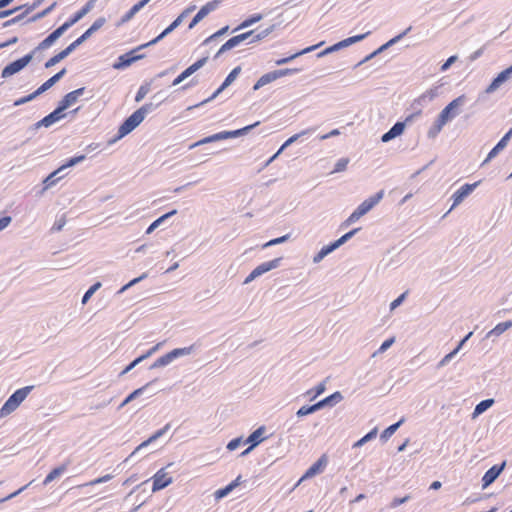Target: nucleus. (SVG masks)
Returning a JSON list of instances; mask_svg holds the SVG:
<instances>
[{
    "label": "nucleus",
    "mask_w": 512,
    "mask_h": 512,
    "mask_svg": "<svg viewBox=\"0 0 512 512\" xmlns=\"http://www.w3.org/2000/svg\"><path fill=\"white\" fill-rule=\"evenodd\" d=\"M466 101L465 95H460L453 99L448 105H446L439 113L433 126L429 129V137H436L443 129V127L453 120L460 113V108Z\"/></svg>",
    "instance_id": "f257e3e1"
},
{
    "label": "nucleus",
    "mask_w": 512,
    "mask_h": 512,
    "mask_svg": "<svg viewBox=\"0 0 512 512\" xmlns=\"http://www.w3.org/2000/svg\"><path fill=\"white\" fill-rule=\"evenodd\" d=\"M152 109V104H145L138 110H136L132 115H130L119 127L117 136L110 141V143H114L117 140L125 137L130 132H132L140 123L144 120L145 116Z\"/></svg>",
    "instance_id": "f03ea898"
},
{
    "label": "nucleus",
    "mask_w": 512,
    "mask_h": 512,
    "mask_svg": "<svg viewBox=\"0 0 512 512\" xmlns=\"http://www.w3.org/2000/svg\"><path fill=\"white\" fill-rule=\"evenodd\" d=\"M274 29H275V26L271 25L268 28L262 30L261 32H259L257 34H255V32L253 30H251V31L236 35V36L230 38L227 42H225L221 46V48L218 51V54L232 49L233 47L239 45L241 42H243L244 40H246L248 38H251L250 43H255V42L261 41L264 38H266L268 35H270L274 31Z\"/></svg>",
    "instance_id": "7ed1b4c3"
},
{
    "label": "nucleus",
    "mask_w": 512,
    "mask_h": 512,
    "mask_svg": "<svg viewBox=\"0 0 512 512\" xmlns=\"http://www.w3.org/2000/svg\"><path fill=\"white\" fill-rule=\"evenodd\" d=\"M32 389L33 386H26L16 390L1 407L0 417H6L15 411L18 406L26 399Z\"/></svg>",
    "instance_id": "20e7f679"
},
{
    "label": "nucleus",
    "mask_w": 512,
    "mask_h": 512,
    "mask_svg": "<svg viewBox=\"0 0 512 512\" xmlns=\"http://www.w3.org/2000/svg\"><path fill=\"white\" fill-rule=\"evenodd\" d=\"M258 124H259V122H256V123H254L252 125H248V126L242 128V129H238V130H235V131H222V132L213 134L211 136H208V137H205V138L201 139L200 141L195 143V146L206 144V143H211V142H215V141H219V140H225V139H229V138H234V137L243 135L244 133L248 132L253 127L257 126Z\"/></svg>",
    "instance_id": "39448f33"
},
{
    "label": "nucleus",
    "mask_w": 512,
    "mask_h": 512,
    "mask_svg": "<svg viewBox=\"0 0 512 512\" xmlns=\"http://www.w3.org/2000/svg\"><path fill=\"white\" fill-rule=\"evenodd\" d=\"M33 54H34V52H31V53L23 56L22 58L17 59L15 61H13L12 63L8 64L2 70L1 77L2 78H9L12 75H14V74L18 73L19 71H21L23 68H25L30 63V61L33 58Z\"/></svg>",
    "instance_id": "423d86ee"
},
{
    "label": "nucleus",
    "mask_w": 512,
    "mask_h": 512,
    "mask_svg": "<svg viewBox=\"0 0 512 512\" xmlns=\"http://www.w3.org/2000/svg\"><path fill=\"white\" fill-rule=\"evenodd\" d=\"M86 39L81 35L75 41H73L70 45H68L64 50L59 52L58 54L51 57L46 63L45 68H50L63 59H65L68 55H70L78 46H80Z\"/></svg>",
    "instance_id": "0eeeda50"
},
{
    "label": "nucleus",
    "mask_w": 512,
    "mask_h": 512,
    "mask_svg": "<svg viewBox=\"0 0 512 512\" xmlns=\"http://www.w3.org/2000/svg\"><path fill=\"white\" fill-rule=\"evenodd\" d=\"M359 229L360 228H355V229L351 230L350 232L344 234L342 237H340L335 242H333V243H331V244H329L327 246L322 247L321 250L318 252V254L314 257V261L315 262L321 261L326 255H328L333 250H335L340 245H342L347 240H349L357 231H359Z\"/></svg>",
    "instance_id": "6e6552de"
},
{
    "label": "nucleus",
    "mask_w": 512,
    "mask_h": 512,
    "mask_svg": "<svg viewBox=\"0 0 512 512\" xmlns=\"http://www.w3.org/2000/svg\"><path fill=\"white\" fill-rule=\"evenodd\" d=\"M296 71H297V69H282V70H275V71L266 73L258 79V81L255 83L253 89L258 90L259 88L277 80L278 78L284 77V76L289 75Z\"/></svg>",
    "instance_id": "1a4fd4ad"
},
{
    "label": "nucleus",
    "mask_w": 512,
    "mask_h": 512,
    "mask_svg": "<svg viewBox=\"0 0 512 512\" xmlns=\"http://www.w3.org/2000/svg\"><path fill=\"white\" fill-rule=\"evenodd\" d=\"M479 182H475L473 184H464L452 195L453 204L450 208V211L458 206L468 195L472 193V191L478 186Z\"/></svg>",
    "instance_id": "9d476101"
},
{
    "label": "nucleus",
    "mask_w": 512,
    "mask_h": 512,
    "mask_svg": "<svg viewBox=\"0 0 512 512\" xmlns=\"http://www.w3.org/2000/svg\"><path fill=\"white\" fill-rule=\"evenodd\" d=\"M504 467L505 462H503L501 465H494L488 469L482 477V488L485 489L490 484H492L503 471Z\"/></svg>",
    "instance_id": "9b49d317"
},
{
    "label": "nucleus",
    "mask_w": 512,
    "mask_h": 512,
    "mask_svg": "<svg viewBox=\"0 0 512 512\" xmlns=\"http://www.w3.org/2000/svg\"><path fill=\"white\" fill-rule=\"evenodd\" d=\"M369 34H370V32H366L364 34L348 37V38L340 41L339 43H337V44H335V45H333L331 47H328L323 52H321L319 55L322 56V55L328 54L330 52H333V51H335L338 48L347 47V46H349L351 44L359 42V41L363 40Z\"/></svg>",
    "instance_id": "f8f14e48"
},
{
    "label": "nucleus",
    "mask_w": 512,
    "mask_h": 512,
    "mask_svg": "<svg viewBox=\"0 0 512 512\" xmlns=\"http://www.w3.org/2000/svg\"><path fill=\"white\" fill-rule=\"evenodd\" d=\"M218 1H211L201 7V9L194 16L192 21L190 22L188 28L192 29L199 21H201L205 16H207L211 11L215 10L218 6Z\"/></svg>",
    "instance_id": "ddd939ff"
},
{
    "label": "nucleus",
    "mask_w": 512,
    "mask_h": 512,
    "mask_svg": "<svg viewBox=\"0 0 512 512\" xmlns=\"http://www.w3.org/2000/svg\"><path fill=\"white\" fill-rule=\"evenodd\" d=\"M69 28L64 23L49 34L43 41L40 42L37 49L43 50L50 47L66 30Z\"/></svg>",
    "instance_id": "4468645a"
},
{
    "label": "nucleus",
    "mask_w": 512,
    "mask_h": 512,
    "mask_svg": "<svg viewBox=\"0 0 512 512\" xmlns=\"http://www.w3.org/2000/svg\"><path fill=\"white\" fill-rule=\"evenodd\" d=\"M140 58V55H135V51H130L128 53L120 55L117 61L113 64V68L117 70L124 69Z\"/></svg>",
    "instance_id": "2eb2a0df"
},
{
    "label": "nucleus",
    "mask_w": 512,
    "mask_h": 512,
    "mask_svg": "<svg viewBox=\"0 0 512 512\" xmlns=\"http://www.w3.org/2000/svg\"><path fill=\"white\" fill-rule=\"evenodd\" d=\"M96 0H89L78 12H76L68 21L64 24L67 25L68 28L73 26L79 20H81L86 14H88L95 6Z\"/></svg>",
    "instance_id": "dca6fc26"
},
{
    "label": "nucleus",
    "mask_w": 512,
    "mask_h": 512,
    "mask_svg": "<svg viewBox=\"0 0 512 512\" xmlns=\"http://www.w3.org/2000/svg\"><path fill=\"white\" fill-rule=\"evenodd\" d=\"M278 259H275V260H272V261H269V262H266V263H262L261 265H259L258 267H256L251 273L250 275L245 279L244 283H248L249 281L253 280L254 278H256L257 276L265 273V272H268L270 271L271 269L277 267L278 265Z\"/></svg>",
    "instance_id": "f3484780"
},
{
    "label": "nucleus",
    "mask_w": 512,
    "mask_h": 512,
    "mask_svg": "<svg viewBox=\"0 0 512 512\" xmlns=\"http://www.w3.org/2000/svg\"><path fill=\"white\" fill-rule=\"evenodd\" d=\"M383 197V191L378 192L374 196L370 197L369 199L363 201L358 207L357 211L364 216L366 213H368Z\"/></svg>",
    "instance_id": "a211bd4d"
},
{
    "label": "nucleus",
    "mask_w": 512,
    "mask_h": 512,
    "mask_svg": "<svg viewBox=\"0 0 512 512\" xmlns=\"http://www.w3.org/2000/svg\"><path fill=\"white\" fill-rule=\"evenodd\" d=\"M206 60L207 58H202L196 61L194 64L185 69L177 78H175L172 84L178 85L179 83H181L184 79H186L194 72H196L199 68H201L206 63Z\"/></svg>",
    "instance_id": "6ab92c4d"
},
{
    "label": "nucleus",
    "mask_w": 512,
    "mask_h": 512,
    "mask_svg": "<svg viewBox=\"0 0 512 512\" xmlns=\"http://www.w3.org/2000/svg\"><path fill=\"white\" fill-rule=\"evenodd\" d=\"M512 74V65L500 72L497 77L491 82V84L487 87L486 92L492 93L494 92L501 84L507 81Z\"/></svg>",
    "instance_id": "aec40b11"
},
{
    "label": "nucleus",
    "mask_w": 512,
    "mask_h": 512,
    "mask_svg": "<svg viewBox=\"0 0 512 512\" xmlns=\"http://www.w3.org/2000/svg\"><path fill=\"white\" fill-rule=\"evenodd\" d=\"M84 91H85L84 87L78 88L74 91H71V92L67 93L59 103L65 109H67V108L71 107L72 105H74L78 101L79 97H81L84 94Z\"/></svg>",
    "instance_id": "412c9836"
},
{
    "label": "nucleus",
    "mask_w": 512,
    "mask_h": 512,
    "mask_svg": "<svg viewBox=\"0 0 512 512\" xmlns=\"http://www.w3.org/2000/svg\"><path fill=\"white\" fill-rule=\"evenodd\" d=\"M511 136H512V128L502 137V139L496 144V146L489 152L484 163H486L489 160H491L492 158H494L499 153V151L504 149L506 147L508 141L510 140Z\"/></svg>",
    "instance_id": "4be33fe9"
},
{
    "label": "nucleus",
    "mask_w": 512,
    "mask_h": 512,
    "mask_svg": "<svg viewBox=\"0 0 512 512\" xmlns=\"http://www.w3.org/2000/svg\"><path fill=\"white\" fill-rule=\"evenodd\" d=\"M191 351H192V347L174 349L173 351L162 356V365H166V364L172 362L177 357L188 355L191 353Z\"/></svg>",
    "instance_id": "5701e85b"
},
{
    "label": "nucleus",
    "mask_w": 512,
    "mask_h": 512,
    "mask_svg": "<svg viewBox=\"0 0 512 512\" xmlns=\"http://www.w3.org/2000/svg\"><path fill=\"white\" fill-rule=\"evenodd\" d=\"M327 460L325 456H322L317 462H315L302 476L299 482H301L304 479L311 478L314 475L320 473L323 468L326 466Z\"/></svg>",
    "instance_id": "b1692460"
},
{
    "label": "nucleus",
    "mask_w": 512,
    "mask_h": 512,
    "mask_svg": "<svg viewBox=\"0 0 512 512\" xmlns=\"http://www.w3.org/2000/svg\"><path fill=\"white\" fill-rule=\"evenodd\" d=\"M150 0H141L135 5H133L129 11H127L120 19L118 25H122L128 21H130L134 15L140 11Z\"/></svg>",
    "instance_id": "393cba45"
},
{
    "label": "nucleus",
    "mask_w": 512,
    "mask_h": 512,
    "mask_svg": "<svg viewBox=\"0 0 512 512\" xmlns=\"http://www.w3.org/2000/svg\"><path fill=\"white\" fill-rule=\"evenodd\" d=\"M404 129L405 124L403 122H397L392 126V128L388 132L383 134L381 140L383 142H388L393 138L400 136L403 133Z\"/></svg>",
    "instance_id": "a878e982"
},
{
    "label": "nucleus",
    "mask_w": 512,
    "mask_h": 512,
    "mask_svg": "<svg viewBox=\"0 0 512 512\" xmlns=\"http://www.w3.org/2000/svg\"><path fill=\"white\" fill-rule=\"evenodd\" d=\"M330 399H331V397H326L325 399L319 401L318 403H316L314 405L302 406L297 411L296 414H297L298 417H302V416L308 415L310 413H313V412L319 410L320 408H322L325 404H327L330 401Z\"/></svg>",
    "instance_id": "bb28decb"
},
{
    "label": "nucleus",
    "mask_w": 512,
    "mask_h": 512,
    "mask_svg": "<svg viewBox=\"0 0 512 512\" xmlns=\"http://www.w3.org/2000/svg\"><path fill=\"white\" fill-rule=\"evenodd\" d=\"M66 74V69L63 68L58 73H56L54 76L49 78L47 81H45L38 89L37 92L39 95L50 89L56 82H58L64 75Z\"/></svg>",
    "instance_id": "cd10ccee"
},
{
    "label": "nucleus",
    "mask_w": 512,
    "mask_h": 512,
    "mask_svg": "<svg viewBox=\"0 0 512 512\" xmlns=\"http://www.w3.org/2000/svg\"><path fill=\"white\" fill-rule=\"evenodd\" d=\"M240 72V67L234 68L226 77L222 85L214 92V94L210 97V99L215 98L217 95H219L227 86H229L237 77V75Z\"/></svg>",
    "instance_id": "c85d7f7f"
},
{
    "label": "nucleus",
    "mask_w": 512,
    "mask_h": 512,
    "mask_svg": "<svg viewBox=\"0 0 512 512\" xmlns=\"http://www.w3.org/2000/svg\"><path fill=\"white\" fill-rule=\"evenodd\" d=\"M512 327V320H508L505 322H501L497 324L491 331L488 332L489 336H500L502 333H504L506 330Z\"/></svg>",
    "instance_id": "c756f323"
},
{
    "label": "nucleus",
    "mask_w": 512,
    "mask_h": 512,
    "mask_svg": "<svg viewBox=\"0 0 512 512\" xmlns=\"http://www.w3.org/2000/svg\"><path fill=\"white\" fill-rule=\"evenodd\" d=\"M106 23V19L104 17H99L94 21V23L88 28L82 35L87 40L93 33L98 31L103 25Z\"/></svg>",
    "instance_id": "7c9ffc66"
},
{
    "label": "nucleus",
    "mask_w": 512,
    "mask_h": 512,
    "mask_svg": "<svg viewBox=\"0 0 512 512\" xmlns=\"http://www.w3.org/2000/svg\"><path fill=\"white\" fill-rule=\"evenodd\" d=\"M67 470V464H62L56 468H54L50 473L45 477L43 484L47 485L50 482H52L55 478L60 476L62 473H64Z\"/></svg>",
    "instance_id": "2f4dec72"
},
{
    "label": "nucleus",
    "mask_w": 512,
    "mask_h": 512,
    "mask_svg": "<svg viewBox=\"0 0 512 512\" xmlns=\"http://www.w3.org/2000/svg\"><path fill=\"white\" fill-rule=\"evenodd\" d=\"M493 403V399H486L478 403L473 411V418H476L477 416L485 412L488 408H490L493 405Z\"/></svg>",
    "instance_id": "473e14b6"
},
{
    "label": "nucleus",
    "mask_w": 512,
    "mask_h": 512,
    "mask_svg": "<svg viewBox=\"0 0 512 512\" xmlns=\"http://www.w3.org/2000/svg\"><path fill=\"white\" fill-rule=\"evenodd\" d=\"M262 428L255 430L247 439V442L251 444V446L246 449L242 455L247 454L253 447H255L261 441Z\"/></svg>",
    "instance_id": "72a5a7b5"
},
{
    "label": "nucleus",
    "mask_w": 512,
    "mask_h": 512,
    "mask_svg": "<svg viewBox=\"0 0 512 512\" xmlns=\"http://www.w3.org/2000/svg\"><path fill=\"white\" fill-rule=\"evenodd\" d=\"M472 335V332L468 333L461 341L460 343L458 344V346L452 351L450 352L449 354H447L441 361H440V365L443 366L445 365L448 361H450L457 353L458 351L461 349V347L463 346V344L471 337Z\"/></svg>",
    "instance_id": "f704fd0d"
},
{
    "label": "nucleus",
    "mask_w": 512,
    "mask_h": 512,
    "mask_svg": "<svg viewBox=\"0 0 512 512\" xmlns=\"http://www.w3.org/2000/svg\"><path fill=\"white\" fill-rule=\"evenodd\" d=\"M62 172L61 168L59 167L57 170H55L54 172H52L50 175H48L44 181H43V184H44V190L50 188L51 186H53L59 179H61L63 176H58V174H60Z\"/></svg>",
    "instance_id": "c9c22d12"
},
{
    "label": "nucleus",
    "mask_w": 512,
    "mask_h": 512,
    "mask_svg": "<svg viewBox=\"0 0 512 512\" xmlns=\"http://www.w3.org/2000/svg\"><path fill=\"white\" fill-rule=\"evenodd\" d=\"M404 422V419H401L400 421H398L397 423L395 424H392L390 425L389 427H387L381 434V439L383 440H387L389 439L395 432L396 430L399 428V426Z\"/></svg>",
    "instance_id": "e433bc0d"
},
{
    "label": "nucleus",
    "mask_w": 512,
    "mask_h": 512,
    "mask_svg": "<svg viewBox=\"0 0 512 512\" xmlns=\"http://www.w3.org/2000/svg\"><path fill=\"white\" fill-rule=\"evenodd\" d=\"M54 123H56L55 119L51 116V114H48L47 116H45L43 119H41L40 121L36 122L34 125H33V129L36 130V129H39L40 127H50L51 125H53Z\"/></svg>",
    "instance_id": "4c0bfd02"
},
{
    "label": "nucleus",
    "mask_w": 512,
    "mask_h": 512,
    "mask_svg": "<svg viewBox=\"0 0 512 512\" xmlns=\"http://www.w3.org/2000/svg\"><path fill=\"white\" fill-rule=\"evenodd\" d=\"M261 19H262L261 14H254V15L250 16L249 18L245 19L235 30L247 28V27L253 25L254 23H257Z\"/></svg>",
    "instance_id": "58836bf2"
},
{
    "label": "nucleus",
    "mask_w": 512,
    "mask_h": 512,
    "mask_svg": "<svg viewBox=\"0 0 512 512\" xmlns=\"http://www.w3.org/2000/svg\"><path fill=\"white\" fill-rule=\"evenodd\" d=\"M189 12H190V10H186V11H184L183 13H181V14L177 17V19H176V20H174V22H173L169 27H167L166 29H164V30L162 31V38H163L165 35H167L168 33H170V32H171V31H172L176 26H178V25L182 22L183 18H185Z\"/></svg>",
    "instance_id": "ea45409f"
},
{
    "label": "nucleus",
    "mask_w": 512,
    "mask_h": 512,
    "mask_svg": "<svg viewBox=\"0 0 512 512\" xmlns=\"http://www.w3.org/2000/svg\"><path fill=\"white\" fill-rule=\"evenodd\" d=\"M406 32H404L403 34H400L396 37H394L393 39H391L390 41H388L386 44L382 45L378 50L374 51L372 54H370L366 60L372 58L373 56H375L376 54H378L379 52L383 51L384 49H386L387 47H389L390 45L396 43L398 40H400L402 38L403 35H405Z\"/></svg>",
    "instance_id": "a19ab883"
},
{
    "label": "nucleus",
    "mask_w": 512,
    "mask_h": 512,
    "mask_svg": "<svg viewBox=\"0 0 512 512\" xmlns=\"http://www.w3.org/2000/svg\"><path fill=\"white\" fill-rule=\"evenodd\" d=\"M322 43L320 44H317V45H313V46H310V47H307L305 48L304 50H302L301 52L299 53H296L295 55L289 57V58H284V59H280V60H277L276 61V64L277 65H281V64H284L286 63L287 61H289L290 59H293L294 57L298 56V55H301V54H305V53H308V52H311L313 50H315L317 47H319Z\"/></svg>",
    "instance_id": "79ce46f5"
},
{
    "label": "nucleus",
    "mask_w": 512,
    "mask_h": 512,
    "mask_svg": "<svg viewBox=\"0 0 512 512\" xmlns=\"http://www.w3.org/2000/svg\"><path fill=\"white\" fill-rule=\"evenodd\" d=\"M85 158H86L85 155H79V156L72 157L64 165H62L60 168L63 171L64 169H66L68 167H72V166H74L76 164L81 163L82 161L85 160Z\"/></svg>",
    "instance_id": "37998d69"
},
{
    "label": "nucleus",
    "mask_w": 512,
    "mask_h": 512,
    "mask_svg": "<svg viewBox=\"0 0 512 512\" xmlns=\"http://www.w3.org/2000/svg\"><path fill=\"white\" fill-rule=\"evenodd\" d=\"M37 96H39V93L37 92V90H35L33 93L27 95V96H24V97H21L19 99H17L13 105L14 106H20V105H23L25 103H28L32 100H34Z\"/></svg>",
    "instance_id": "c03bdc74"
},
{
    "label": "nucleus",
    "mask_w": 512,
    "mask_h": 512,
    "mask_svg": "<svg viewBox=\"0 0 512 512\" xmlns=\"http://www.w3.org/2000/svg\"><path fill=\"white\" fill-rule=\"evenodd\" d=\"M149 91H150V87L148 84L141 85L136 93L135 101L136 102L142 101L144 99V97L149 93Z\"/></svg>",
    "instance_id": "a18cd8bd"
},
{
    "label": "nucleus",
    "mask_w": 512,
    "mask_h": 512,
    "mask_svg": "<svg viewBox=\"0 0 512 512\" xmlns=\"http://www.w3.org/2000/svg\"><path fill=\"white\" fill-rule=\"evenodd\" d=\"M66 224V216L63 214L59 218H57L51 228L52 232H59L63 229Z\"/></svg>",
    "instance_id": "49530a36"
},
{
    "label": "nucleus",
    "mask_w": 512,
    "mask_h": 512,
    "mask_svg": "<svg viewBox=\"0 0 512 512\" xmlns=\"http://www.w3.org/2000/svg\"><path fill=\"white\" fill-rule=\"evenodd\" d=\"M65 110L66 109L59 103L58 107L54 111H52L50 114L55 119V121L58 122L59 120H61L62 118L65 117V114H64Z\"/></svg>",
    "instance_id": "de8ad7c7"
},
{
    "label": "nucleus",
    "mask_w": 512,
    "mask_h": 512,
    "mask_svg": "<svg viewBox=\"0 0 512 512\" xmlns=\"http://www.w3.org/2000/svg\"><path fill=\"white\" fill-rule=\"evenodd\" d=\"M306 132H302L300 134H295L293 136H291L283 145L282 147L278 150V152L270 159V161H272L273 159H275L278 154L285 148L287 147L288 145H290L291 143L295 142L301 135L305 134Z\"/></svg>",
    "instance_id": "09e8293b"
},
{
    "label": "nucleus",
    "mask_w": 512,
    "mask_h": 512,
    "mask_svg": "<svg viewBox=\"0 0 512 512\" xmlns=\"http://www.w3.org/2000/svg\"><path fill=\"white\" fill-rule=\"evenodd\" d=\"M349 160L347 158H341L335 164L333 172H342L346 170Z\"/></svg>",
    "instance_id": "8fccbe9b"
},
{
    "label": "nucleus",
    "mask_w": 512,
    "mask_h": 512,
    "mask_svg": "<svg viewBox=\"0 0 512 512\" xmlns=\"http://www.w3.org/2000/svg\"><path fill=\"white\" fill-rule=\"evenodd\" d=\"M376 434H377V429L374 428L372 431H370L364 437H362L359 441H357L355 446L363 445L365 442H367V441L371 440L372 438H374L376 436Z\"/></svg>",
    "instance_id": "3c124183"
},
{
    "label": "nucleus",
    "mask_w": 512,
    "mask_h": 512,
    "mask_svg": "<svg viewBox=\"0 0 512 512\" xmlns=\"http://www.w3.org/2000/svg\"><path fill=\"white\" fill-rule=\"evenodd\" d=\"M362 217V215L357 211L355 210L346 220L345 222L343 223V226H349L350 224L358 221L360 218Z\"/></svg>",
    "instance_id": "603ef678"
},
{
    "label": "nucleus",
    "mask_w": 512,
    "mask_h": 512,
    "mask_svg": "<svg viewBox=\"0 0 512 512\" xmlns=\"http://www.w3.org/2000/svg\"><path fill=\"white\" fill-rule=\"evenodd\" d=\"M394 341H395L394 337H391V338L385 340L382 343V345L380 346V348L378 349V351L373 354V356H376V354H378V353L385 352L394 343Z\"/></svg>",
    "instance_id": "864d4df0"
},
{
    "label": "nucleus",
    "mask_w": 512,
    "mask_h": 512,
    "mask_svg": "<svg viewBox=\"0 0 512 512\" xmlns=\"http://www.w3.org/2000/svg\"><path fill=\"white\" fill-rule=\"evenodd\" d=\"M57 3L56 2H53L49 7H47L45 10H43L42 12H40L39 14H37L35 17L32 18V20H36V19H40L42 17H45L46 15H48L50 12H52L54 10V8L56 7Z\"/></svg>",
    "instance_id": "5fc2aeb1"
},
{
    "label": "nucleus",
    "mask_w": 512,
    "mask_h": 512,
    "mask_svg": "<svg viewBox=\"0 0 512 512\" xmlns=\"http://www.w3.org/2000/svg\"><path fill=\"white\" fill-rule=\"evenodd\" d=\"M231 491H232V486H229V484H228L226 487L217 490L215 492V496L217 498H223L226 495H228Z\"/></svg>",
    "instance_id": "6e6d98bb"
},
{
    "label": "nucleus",
    "mask_w": 512,
    "mask_h": 512,
    "mask_svg": "<svg viewBox=\"0 0 512 512\" xmlns=\"http://www.w3.org/2000/svg\"><path fill=\"white\" fill-rule=\"evenodd\" d=\"M146 277V274H142L141 276L139 277H136L132 280H130L129 282L123 284L121 286V288L123 289H126V288H131L132 286L136 285L138 282H140L142 279H144Z\"/></svg>",
    "instance_id": "4d7b16f0"
},
{
    "label": "nucleus",
    "mask_w": 512,
    "mask_h": 512,
    "mask_svg": "<svg viewBox=\"0 0 512 512\" xmlns=\"http://www.w3.org/2000/svg\"><path fill=\"white\" fill-rule=\"evenodd\" d=\"M27 13H28V11H26V12H24V13H22V14H20V15L16 16V17H14V18H12V19H10V20H8V21L4 22V23H3V27H8V26H10V25H13V24H15V23L19 22L20 20H22V19L25 17V15H26Z\"/></svg>",
    "instance_id": "13d9d810"
},
{
    "label": "nucleus",
    "mask_w": 512,
    "mask_h": 512,
    "mask_svg": "<svg viewBox=\"0 0 512 512\" xmlns=\"http://www.w3.org/2000/svg\"><path fill=\"white\" fill-rule=\"evenodd\" d=\"M111 479V476L110 475H105V476H102V477H99L97 479H94L92 481H90L89 483H87L86 485H90V486H94V485H97V484H100V483H103V482H106L108 480Z\"/></svg>",
    "instance_id": "bf43d9fd"
},
{
    "label": "nucleus",
    "mask_w": 512,
    "mask_h": 512,
    "mask_svg": "<svg viewBox=\"0 0 512 512\" xmlns=\"http://www.w3.org/2000/svg\"><path fill=\"white\" fill-rule=\"evenodd\" d=\"M457 60V56H450L446 62L441 66V71H446L455 61Z\"/></svg>",
    "instance_id": "052dcab7"
},
{
    "label": "nucleus",
    "mask_w": 512,
    "mask_h": 512,
    "mask_svg": "<svg viewBox=\"0 0 512 512\" xmlns=\"http://www.w3.org/2000/svg\"><path fill=\"white\" fill-rule=\"evenodd\" d=\"M410 498V496H405L403 498H394L391 502V507L392 508H396L398 507L399 505L405 503L406 501H408V499Z\"/></svg>",
    "instance_id": "680f3d73"
},
{
    "label": "nucleus",
    "mask_w": 512,
    "mask_h": 512,
    "mask_svg": "<svg viewBox=\"0 0 512 512\" xmlns=\"http://www.w3.org/2000/svg\"><path fill=\"white\" fill-rule=\"evenodd\" d=\"M288 238V235H284L282 237H279V238H275V239H272L270 240L269 242H267L264 247H268V246H272V245H276V244H279V243H282L284 241H286Z\"/></svg>",
    "instance_id": "e2e57ef3"
},
{
    "label": "nucleus",
    "mask_w": 512,
    "mask_h": 512,
    "mask_svg": "<svg viewBox=\"0 0 512 512\" xmlns=\"http://www.w3.org/2000/svg\"><path fill=\"white\" fill-rule=\"evenodd\" d=\"M11 221H12V218L10 216H4V217L0 218V232L9 226Z\"/></svg>",
    "instance_id": "0e129e2a"
},
{
    "label": "nucleus",
    "mask_w": 512,
    "mask_h": 512,
    "mask_svg": "<svg viewBox=\"0 0 512 512\" xmlns=\"http://www.w3.org/2000/svg\"><path fill=\"white\" fill-rule=\"evenodd\" d=\"M147 355H143V356H140L138 358H136L133 362H131L125 369L122 373H127L128 371H130L136 364H138L139 362H141Z\"/></svg>",
    "instance_id": "69168bd1"
},
{
    "label": "nucleus",
    "mask_w": 512,
    "mask_h": 512,
    "mask_svg": "<svg viewBox=\"0 0 512 512\" xmlns=\"http://www.w3.org/2000/svg\"><path fill=\"white\" fill-rule=\"evenodd\" d=\"M406 296V292L401 294L397 299H395L394 301L391 302L390 304V309L393 310L395 309L398 305H400V303L404 300Z\"/></svg>",
    "instance_id": "338daca9"
},
{
    "label": "nucleus",
    "mask_w": 512,
    "mask_h": 512,
    "mask_svg": "<svg viewBox=\"0 0 512 512\" xmlns=\"http://www.w3.org/2000/svg\"><path fill=\"white\" fill-rule=\"evenodd\" d=\"M159 489H160V474H159V472H157L153 476V491H156Z\"/></svg>",
    "instance_id": "774afa93"
}]
</instances>
